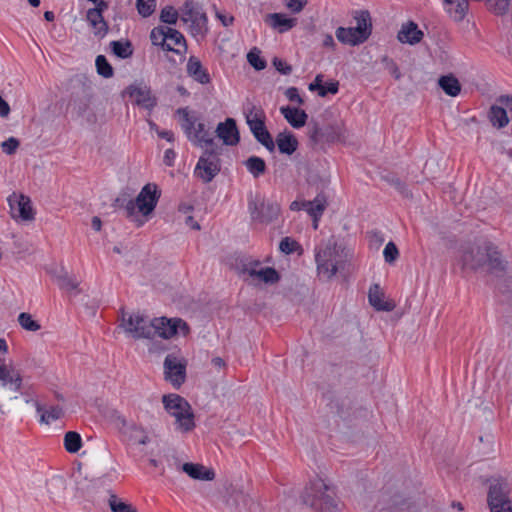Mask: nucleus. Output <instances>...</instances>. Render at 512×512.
<instances>
[{"mask_svg":"<svg viewBox=\"0 0 512 512\" xmlns=\"http://www.w3.org/2000/svg\"><path fill=\"white\" fill-rule=\"evenodd\" d=\"M157 135L168 142H174L175 136L171 130H157Z\"/></svg>","mask_w":512,"mask_h":512,"instance_id":"59","label":"nucleus"},{"mask_svg":"<svg viewBox=\"0 0 512 512\" xmlns=\"http://www.w3.org/2000/svg\"><path fill=\"white\" fill-rule=\"evenodd\" d=\"M497 102L501 105L506 106L509 111L512 113V94L511 95H500L497 98Z\"/></svg>","mask_w":512,"mask_h":512,"instance_id":"57","label":"nucleus"},{"mask_svg":"<svg viewBox=\"0 0 512 512\" xmlns=\"http://www.w3.org/2000/svg\"><path fill=\"white\" fill-rule=\"evenodd\" d=\"M167 42H170L171 46L173 47V50H170L171 52H174L178 55H184L187 52L186 39L178 30L168 28Z\"/></svg>","mask_w":512,"mask_h":512,"instance_id":"32","label":"nucleus"},{"mask_svg":"<svg viewBox=\"0 0 512 512\" xmlns=\"http://www.w3.org/2000/svg\"><path fill=\"white\" fill-rule=\"evenodd\" d=\"M279 249L282 253L289 255L300 249V245L294 239L285 237L280 241Z\"/></svg>","mask_w":512,"mask_h":512,"instance_id":"47","label":"nucleus"},{"mask_svg":"<svg viewBox=\"0 0 512 512\" xmlns=\"http://www.w3.org/2000/svg\"><path fill=\"white\" fill-rule=\"evenodd\" d=\"M164 373L166 380L179 387L185 381L186 364L175 354H168L164 360Z\"/></svg>","mask_w":512,"mask_h":512,"instance_id":"15","label":"nucleus"},{"mask_svg":"<svg viewBox=\"0 0 512 512\" xmlns=\"http://www.w3.org/2000/svg\"><path fill=\"white\" fill-rule=\"evenodd\" d=\"M322 44H323V46L328 47V48H332V49L335 48V41L331 34H326L324 36Z\"/></svg>","mask_w":512,"mask_h":512,"instance_id":"62","label":"nucleus"},{"mask_svg":"<svg viewBox=\"0 0 512 512\" xmlns=\"http://www.w3.org/2000/svg\"><path fill=\"white\" fill-rule=\"evenodd\" d=\"M511 0H488L487 8L495 15H504L508 12Z\"/></svg>","mask_w":512,"mask_h":512,"instance_id":"42","label":"nucleus"},{"mask_svg":"<svg viewBox=\"0 0 512 512\" xmlns=\"http://www.w3.org/2000/svg\"><path fill=\"white\" fill-rule=\"evenodd\" d=\"M122 328L135 339H152V321L140 313H122Z\"/></svg>","mask_w":512,"mask_h":512,"instance_id":"10","label":"nucleus"},{"mask_svg":"<svg viewBox=\"0 0 512 512\" xmlns=\"http://www.w3.org/2000/svg\"><path fill=\"white\" fill-rule=\"evenodd\" d=\"M186 72L195 82L201 85H207L211 82V76L196 56H190L186 64Z\"/></svg>","mask_w":512,"mask_h":512,"instance_id":"20","label":"nucleus"},{"mask_svg":"<svg viewBox=\"0 0 512 512\" xmlns=\"http://www.w3.org/2000/svg\"><path fill=\"white\" fill-rule=\"evenodd\" d=\"M178 17H179L178 11L173 6H170V5H167L164 8H162L161 13H160L161 22L169 24V25L176 24Z\"/></svg>","mask_w":512,"mask_h":512,"instance_id":"44","label":"nucleus"},{"mask_svg":"<svg viewBox=\"0 0 512 512\" xmlns=\"http://www.w3.org/2000/svg\"><path fill=\"white\" fill-rule=\"evenodd\" d=\"M219 171L220 162L218 152L214 149L205 150L195 167V176L200 178L204 183H209L219 173Z\"/></svg>","mask_w":512,"mask_h":512,"instance_id":"11","label":"nucleus"},{"mask_svg":"<svg viewBox=\"0 0 512 512\" xmlns=\"http://www.w3.org/2000/svg\"><path fill=\"white\" fill-rule=\"evenodd\" d=\"M182 470L191 478L197 480H213L215 476L213 471L207 470L204 466L194 463H184Z\"/></svg>","mask_w":512,"mask_h":512,"instance_id":"31","label":"nucleus"},{"mask_svg":"<svg viewBox=\"0 0 512 512\" xmlns=\"http://www.w3.org/2000/svg\"><path fill=\"white\" fill-rule=\"evenodd\" d=\"M309 138L315 144L336 143L343 138V128L340 124H329L323 127L314 125L309 128Z\"/></svg>","mask_w":512,"mask_h":512,"instance_id":"14","label":"nucleus"},{"mask_svg":"<svg viewBox=\"0 0 512 512\" xmlns=\"http://www.w3.org/2000/svg\"><path fill=\"white\" fill-rule=\"evenodd\" d=\"M10 112L8 103L0 96V116L6 117Z\"/></svg>","mask_w":512,"mask_h":512,"instance_id":"61","label":"nucleus"},{"mask_svg":"<svg viewBox=\"0 0 512 512\" xmlns=\"http://www.w3.org/2000/svg\"><path fill=\"white\" fill-rule=\"evenodd\" d=\"M285 96L291 102H296L298 104H302L303 103V99L301 98V96L299 94V91H298V89L296 87H289L285 91Z\"/></svg>","mask_w":512,"mask_h":512,"instance_id":"54","label":"nucleus"},{"mask_svg":"<svg viewBox=\"0 0 512 512\" xmlns=\"http://www.w3.org/2000/svg\"><path fill=\"white\" fill-rule=\"evenodd\" d=\"M243 273L248 274L253 280L266 284H274L279 281L278 272L272 267H261L259 261H250L243 265Z\"/></svg>","mask_w":512,"mask_h":512,"instance_id":"17","label":"nucleus"},{"mask_svg":"<svg viewBox=\"0 0 512 512\" xmlns=\"http://www.w3.org/2000/svg\"><path fill=\"white\" fill-rule=\"evenodd\" d=\"M218 18L222 22L223 26L228 27L232 25L234 18L232 16L217 14Z\"/></svg>","mask_w":512,"mask_h":512,"instance_id":"64","label":"nucleus"},{"mask_svg":"<svg viewBox=\"0 0 512 512\" xmlns=\"http://www.w3.org/2000/svg\"><path fill=\"white\" fill-rule=\"evenodd\" d=\"M246 123L256 140L268 151L273 152L275 143L265 126L266 115L260 106L248 104L244 110Z\"/></svg>","mask_w":512,"mask_h":512,"instance_id":"7","label":"nucleus"},{"mask_svg":"<svg viewBox=\"0 0 512 512\" xmlns=\"http://www.w3.org/2000/svg\"><path fill=\"white\" fill-rule=\"evenodd\" d=\"M392 184L394 185V187L403 195L405 196H408L409 195V190L407 188V186L405 185V183H403L402 181H400L399 179H393L392 180Z\"/></svg>","mask_w":512,"mask_h":512,"instance_id":"58","label":"nucleus"},{"mask_svg":"<svg viewBox=\"0 0 512 512\" xmlns=\"http://www.w3.org/2000/svg\"><path fill=\"white\" fill-rule=\"evenodd\" d=\"M275 143L279 152L286 155H292L298 147V141L291 133H279Z\"/></svg>","mask_w":512,"mask_h":512,"instance_id":"30","label":"nucleus"},{"mask_svg":"<svg viewBox=\"0 0 512 512\" xmlns=\"http://www.w3.org/2000/svg\"><path fill=\"white\" fill-rule=\"evenodd\" d=\"M356 22L354 27H338L335 35L342 44L357 46L368 40L372 33V21L367 10H356L353 13Z\"/></svg>","mask_w":512,"mask_h":512,"instance_id":"5","label":"nucleus"},{"mask_svg":"<svg viewBox=\"0 0 512 512\" xmlns=\"http://www.w3.org/2000/svg\"><path fill=\"white\" fill-rule=\"evenodd\" d=\"M109 506L112 512H137L132 505L120 501L115 495L109 497Z\"/></svg>","mask_w":512,"mask_h":512,"instance_id":"45","label":"nucleus"},{"mask_svg":"<svg viewBox=\"0 0 512 512\" xmlns=\"http://www.w3.org/2000/svg\"><path fill=\"white\" fill-rule=\"evenodd\" d=\"M339 90V83L337 81H330L322 85L319 96L325 97L328 93L336 94Z\"/></svg>","mask_w":512,"mask_h":512,"instance_id":"52","label":"nucleus"},{"mask_svg":"<svg viewBox=\"0 0 512 512\" xmlns=\"http://www.w3.org/2000/svg\"><path fill=\"white\" fill-rule=\"evenodd\" d=\"M177 114L181 118V127L184 130L188 139L192 138V131L197 125V118L190 114V111L187 107L179 108L177 110Z\"/></svg>","mask_w":512,"mask_h":512,"instance_id":"37","label":"nucleus"},{"mask_svg":"<svg viewBox=\"0 0 512 512\" xmlns=\"http://www.w3.org/2000/svg\"><path fill=\"white\" fill-rule=\"evenodd\" d=\"M153 337L157 335L163 339H170L177 335H188L190 328L181 318L157 317L152 320Z\"/></svg>","mask_w":512,"mask_h":512,"instance_id":"8","label":"nucleus"},{"mask_svg":"<svg viewBox=\"0 0 512 512\" xmlns=\"http://www.w3.org/2000/svg\"><path fill=\"white\" fill-rule=\"evenodd\" d=\"M369 303L378 311H390L392 306L384 300L383 293L379 290L378 285H374L369 290Z\"/></svg>","mask_w":512,"mask_h":512,"instance_id":"35","label":"nucleus"},{"mask_svg":"<svg viewBox=\"0 0 512 512\" xmlns=\"http://www.w3.org/2000/svg\"><path fill=\"white\" fill-rule=\"evenodd\" d=\"M111 48L113 53L121 59L129 58L133 54L132 45L129 41H112Z\"/></svg>","mask_w":512,"mask_h":512,"instance_id":"40","label":"nucleus"},{"mask_svg":"<svg viewBox=\"0 0 512 512\" xmlns=\"http://www.w3.org/2000/svg\"><path fill=\"white\" fill-rule=\"evenodd\" d=\"M97 73L104 78L113 76V68L104 55H98L95 60Z\"/></svg>","mask_w":512,"mask_h":512,"instance_id":"41","label":"nucleus"},{"mask_svg":"<svg viewBox=\"0 0 512 512\" xmlns=\"http://www.w3.org/2000/svg\"><path fill=\"white\" fill-rule=\"evenodd\" d=\"M159 197L160 193L157 186L148 183L142 187L134 200H121L118 198L116 201L119 207L124 208L127 218L141 226L145 223V220H140L138 214L143 217L149 216L156 208Z\"/></svg>","mask_w":512,"mask_h":512,"instance_id":"3","label":"nucleus"},{"mask_svg":"<svg viewBox=\"0 0 512 512\" xmlns=\"http://www.w3.org/2000/svg\"><path fill=\"white\" fill-rule=\"evenodd\" d=\"M245 167L248 172L254 177L258 178L265 172V161L258 156H251L245 161Z\"/></svg>","mask_w":512,"mask_h":512,"instance_id":"38","label":"nucleus"},{"mask_svg":"<svg viewBox=\"0 0 512 512\" xmlns=\"http://www.w3.org/2000/svg\"><path fill=\"white\" fill-rule=\"evenodd\" d=\"M169 27H154L150 33V39L153 45L160 46L163 50H173L170 42H167V33Z\"/></svg>","mask_w":512,"mask_h":512,"instance_id":"36","label":"nucleus"},{"mask_svg":"<svg viewBox=\"0 0 512 512\" xmlns=\"http://www.w3.org/2000/svg\"><path fill=\"white\" fill-rule=\"evenodd\" d=\"M181 20L189 24L193 36L204 35L207 30V16L193 0H187L181 10Z\"/></svg>","mask_w":512,"mask_h":512,"instance_id":"9","label":"nucleus"},{"mask_svg":"<svg viewBox=\"0 0 512 512\" xmlns=\"http://www.w3.org/2000/svg\"><path fill=\"white\" fill-rule=\"evenodd\" d=\"M308 0H285L286 7L293 13L302 11Z\"/></svg>","mask_w":512,"mask_h":512,"instance_id":"53","label":"nucleus"},{"mask_svg":"<svg viewBox=\"0 0 512 512\" xmlns=\"http://www.w3.org/2000/svg\"><path fill=\"white\" fill-rule=\"evenodd\" d=\"M7 201L13 219L23 222L35 219V211L28 196L14 192L8 197Z\"/></svg>","mask_w":512,"mask_h":512,"instance_id":"13","label":"nucleus"},{"mask_svg":"<svg viewBox=\"0 0 512 512\" xmlns=\"http://www.w3.org/2000/svg\"><path fill=\"white\" fill-rule=\"evenodd\" d=\"M488 504L491 512H512V503L508 498V486L505 482L496 480L491 483Z\"/></svg>","mask_w":512,"mask_h":512,"instance_id":"12","label":"nucleus"},{"mask_svg":"<svg viewBox=\"0 0 512 512\" xmlns=\"http://www.w3.org/2000/svg\"><path fill=\"white\" fill-rule=\"evenodd\" d=\"M303 501L319 512H335L338 502L335 497V489L322 478H315L305 488Z\"/></svg>","mask_w":512,"mask_h":512,"instance_id":"4","label":"nucleus"},{"mask_svg":"<svg viewBox=\"0 0 512 512\" xmlns=\"http://www.w3.org/2000/svg\"><path fill=\"white\" fill-rule=\"evenodd\" d=\"M82 446V438L79 433L69 431L64 436V447L69 453H76Z\"/></svg>","mask_w":512,"mask_h":512,"instance_id":"39","label":"nucleus"},{"mask_svg":"<svg viewBox=\"0 0 512 512\" xmlns=\"http://www.w3.org/2000/svg\"><path fill=\"white\" fill-rule=\"evenodd\" d=\"M305 205H306V201H293L290 205V209L292 211H300V210L305 211Z\"/></svg>","mask_w":512,"mask_h":512,"instance_id":"63","label":"nucleus"},{"mask_svg":"<svg viewBox=\"0 0 512 512\" xmlns=\"http://www.w3.org/2000/svg\"><path fill=\"white\" fill-rule=\"evenodd\" d=\"M322 75H317L312 83L309 84L310 91H321L322 88Z\"/></svg>","mask_w":512,"mask_h":512,"instance_id":"60","label":"nucleus"},{"mask_svg":"<svg viewBox=\"0 0 512 512\" xmlns=\"http://www.w3.org/2000/svg\"><path fill=\"white\" fill-rule=\"evenodd\" d=\"M381 63L383 64L384 68L396 79V80H399L402 76L400 70H399V67L398 65L396 64V62L388 57V56H383L381 58Z\"/></svg>","mask_w":512,"mask_h":512,"instance_id":"48","label":"nucleus"},{"mask_svg":"<svg viewBox=\"0 0 512 512\" xmlns=\"http://www.w3.org/2000/svg\"><path fill=\"white\" fill-rule=\"evenodd\" d=\"M162 402L167 413L175 418L178 431L189 432L195 427L194 413L183 397L177 394L164 395Z\"/></svg>","mask_w":512,"mask_h":512,"instance_id":"6","label":"nucleus"},{"mask_svg":"<svg viewBox=\"0 0 512 512\" xmlns=\"http://www.w3.org/2000/svg\"><path fill=\"white\" fill-rule=\"evenodd\" d=\"M189 141L200 146L201 148H205V150L214 149L215 143L212 133L202 122L197 123L194 130L192 131V138L189 139Z\"/></svg>","mask_w":512,"mask_h":512,"instance_id":"23","label":"nucleus"},{"mask_svg":"<svg viewBox=\"0 0 512 512\" xmlns=\"http://www.w3.org/2000/svg\"><path fill=\"white\" fill-rule=\"evenodd\" d=\"M18 146L19 141L14 137H10L1 143V148L3 152L6 153L7 155L14 154Z\"/></svg>","mask_w":512,"mask_h":512,"instance_id":"51","label":"nucleus"},{"mask_svg":"<svg viewBox=\"0 0 512 512\" xmlns=\"http://www.w3.org/2000/svg\"><path fill=\"white\" fill-rule=\"evenodd\" d=\"M128 93L137 105L145 109L152 110L156 106V99L146 85H131L128 88Z\"/></svg>","mask_w":512,"mask_h":512,"instance_id":"19","label":"nucleus"},{"mask_svg":"<svg viewBox=\"0 0 512 512\" xmlns=\"http://www.w3.org/2000/svg\"><path fill=\"white\" fill-rule=\"evenodd\" d=\"M137 10L138 13L146 18L152 15V13L155 11L156 7V0H137Z\"/></svg>","mask_w":512,"mask_h":512,"instance_id":"46","label":"nucleus"},{"mask_svg":"<svg viewBox=\"0 0 512 512\" xmlns=\"http://www.w3.org/2000/svg\"><path fill=\"white\" fill-rule=\"evenodd\" d=\"M54 278L58 287L66 293L72 296H76L80 293L79 281L76 277L69 275L66 270L61 269L58 274L54 275Z\"/></svg>","mask_w":512,"mask_h":512,"instance_id":"24","label":"nucleus"},{"mask_svg":"<svg viewBox=\"0 0 512 512\" xmlns=\"http://www.w3.org/2000/svg\"><path fill=\"white\" fill-rule=\"evenodd\" d=\"M459 263L462 270L477 269L487 265L491 272L504 271L506 264L497 247L490 241L468 243L460 248Z\"/></svg>","mask_w":512,"mask_h":512,"instance_id":"1","label":"nucleus"},{"mask_svg":"<svg viewBox=\"0 0 512 512\" xmlns=\"http://www.w3.org/2000/svg\"><path fill=\"white\" fill-rule=\"evenodd\" d=\"M275 68L283 75H288L291 73L292 69L291 66L288 65L286 62H284L281 59H275L273 62Z\"/></svg>","mask_w":512,"mask_h":512,"instance_id":"55","label":"nucleus"},{"mask_svg":"<svg viewBox=\"0 0 512 512\" xmlns=\"http://www.w3.org/2000/svg\"><path fill=\"white\" fill-rule=\"evenodd\" d=\"M349 257V251L334 239L321 242L315 247V262L318 276L331 279L343 268Z\"/></svg>","mask_w":512,"mask_h":512,"instance_id":"2","label":"nucleus"},{"mask_svg":"<svg viewBox=\"0 0 512 512\" xmlns=\"http://www.w3.org/2000/svg\"><path fill=\"white\" fill-rule=\"evenodd\" d=\"M383 256L387 263H393L399 256V251L394 242L390 241L383 250Z\"/></svg>","mask_w":512,"mask_h":512,"instance_id":"49","label":"nucleus"},{"mask_svg":"<svg viewBox=\"0 0 512 512\" xmlns=\"http://www.w3.org/2000/svg\"><path fill=\"white\" fill-rule=\"evenodd\" d=\"M176 156H177V154L174 151V149H166L164 152V156H163L164 164L168 167L174 166Z\"/></svg>","mask_w":512,"mask_h":512,"instance_id":"56","label":"nucleus"},{"mask_svg":"<svg viewBox=\"0 0 512 512\" xmlns=\"http://www.w3.org/2000/svg\"><path fill=\"white\" fill-rule=\"evenodd\" d=\"M468 6V0H444V10L457 22L465 18Z\"/></svg>","mask_w":512,"mask_h":512,"instance_id":"26","label":"nucleus"},{"mask_svg":"<svg viewBox=\"0 0 512 512\" xmlns=\"http://www.w3.org/2000/svg\"><path fill=\"white\" fill-rule=\"evenodd\" d=\"M247 60L256 70H263L266 67V61L261 58L258 52L250 51L247 54Z\"/></svg>","mask_w":512,"mask_h":512,"instance_id":"50","label":"nucleus"},{"mask_svg":"<svg viewBox=\"0 0 512 512\" xmlns=\"http://www.w3.org/2000/svg\"><path fill=\"white\" fill-rule=\"evenodd\" d=\"M270 25L280 33L287 32L296 25V19L290 18L282 13H273L269 15Z\"/></svg>","mask_w":512,"mask_h":512,"instance_id":"33","label":"nucleus"},{"mask_svg":"<svg viewBox=\"0 0 512 512\" xmlns=\"http://www.w3.org/2000/svg\"><path fill=\"white\" fill-rule=\"evenodd\" d=\"M327 207V198L323 193H319L313 200L306 201L305 211L311 218L320 220Z\"/></svg>","mask_w":512,"mask_h":512,"instance_id":"28","label":"nucleus"},{"mask_svg":"<svg viewBox=\"0 0 512 512\" xmlns=\"http://www.w3.org/2000/svg\"><path fill=\"white\" fill-rule=\"evenodd\" d=\"M280 112L293 128L298 129L306 124L308 115L302 109L291 106H283L280 108Z\"/></svg>","mask_w":512,"mask_h":512,"instance_id":"25","label":"nucleus"},{"mask_svg":"<svg viewBox=\"0 0 512 512\" xmlns=\"http://www.w3.org/2000/svg\"><path fill=\"white\" fill-rule=\"evenodd\" d=\"M438 86L450 97H457L461 92V84L453 74L439 77Z\"/></svg>","mask_w":512,"mask_h":512,"instance_id":"29","label":"nucleus"},{"mask_svg":"<svg viewBox=\"0 0 512 512\" xmlns=\"http://www.w3.org/2000/svg\"><path fill=\"white\" fill-rule=\"evenodd\" d=\"M107 7H94L90 8L87 11L86 18L88 23L93 29L95 36L104 37L108 31V25L103 17V11L106 10Z\"/></svg>","mask_w":512,"mask_h":512,"instance_id":"21","label":"nucleus"},{"mask_svg":"<svg viewBox=\"0 0 512 512\" xmlns=\"http://www.w3.org/2000/svg\"><path fill=\"white\" fill-rule=\"evenodd\" d=\"M36 412L40 416V422L50 425L52 422L60 419L63 416V409L58 405L45 408L39 402H34Z\"/></svg>","mask_w":512,"mask_h":512,"instance_id":"27","label":"nucleus"},{"mask_svg":"<svg viewBox=\"0 0 512 512\" xmlns=\"http://www.w3.org/2000/svg\"><path fill=\"white\" fill-rule=\"evenodd\" d=\"M216 133L225 145L234 146L240 141L236 121L233 118H227L224 122H220L217 125Z\"/></svg>","mask_w":512,"mask_h":512,"instance_id":"18","label":"nucleus"},{"mask_svg":"<svg viewBox=\"0 0 512 512\" xmlns=\"http://www.w3.org/2000/svg\"><path fill=\"white\" fill-rule=\"evenodd\" d=\"M423 35L418 25L413 21H409L401 26L397 39L403 44L415 45L422 40Z\"/></svg>","mask_w":512,"mask_h":512,"instance_id":"22","label":"nucleus"},{"mask_svg":"<svg viewBox=\"0 0 512 512\" xmlns=\"http://www.w3.org/2000/svg\"><path fill=\"white\" fill-rule=\"evenodd\" d=\"M488 118L491 124L496 128H504L509 123L507 111L499 105H492L488 111Z\"/></svg>","mask_w":512,"mask_h":512,"instance_id":"34","label":"nucleus"},{"mask_svg":"<svg viewBox=\"0 0 512 512\" xmlns=\"http://www.w3.org/2000/svg\"><path fill=\"white\" fill-rule=\"evenodd\" d=\"M20 326L27 330L35 332L40 329V324L35 321L29 313L22 312L18 316Z\"/></svg>","mask_w":512,"mask_h":512,"instance_id":"43","label":"nucleus"},{"mask_svg":"<svg viewBox=\"0 0 512 512\" xmlns=\"http://www.w3.org/2000/svg\"><path fill=\"white\" fill-rule=\"evenodd\" d=\"M248 208L254 221L265 224L271 223L280 214V205L276 202L268 201L258 205L256 202L250 201Z\"/></svg>","mask_w":512,"mask_h":512,"instance_id":"16","label":"nucleus"}]
</instances>
